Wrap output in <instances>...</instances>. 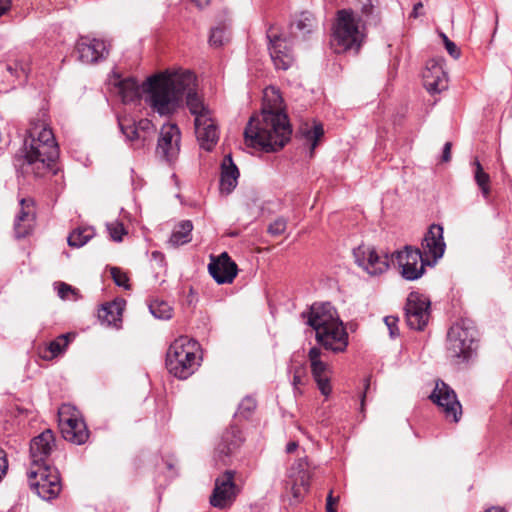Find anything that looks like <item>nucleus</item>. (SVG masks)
I'll list each match as a JSON object with an SVG mask.
<instances>
[{
    "label": "nucleus",
    "mask_w": 512,
    "mask_h": 512,
    "mask_svg": "<svg viewBox=\"0 0 512 512\" xmlns=\"http://www.w3.org/2000/svg\"><path fill=\"white\" fill-rule=\"evenodd\" d=\"M208 271L218 284H230L237 276L238 268L228 253L223 252L217 257H211Z\"/></svg>",
    "instance_id": "6ab92c4d"
},
{
    "label": "nucleus",
    "mask_w": 512,
    "mask_h": 512,
    "mask_svg": "<svg viewBox=\"0 0 512 512\" xmlns=\"http://www.w3.org/2000/svg\"><path fill=\"white\" fill-rule=\"evenodd\" d=\"M353 256L356 264L371 276L382 274L389 267L387 256H380L370 246H358L353 250Z\"/></svg>",
    "instance_id": "4468645a"
},
{
    "label": "nucleus",
    "mask_w": 512,
    "mask_h": 512,
    "mask_svg": "<svg viewBox=\"0 0 512 512\" xmlns=\"http://www.w3.org/2000/svg\"><path fill=\"white\" fill-rule=\"evenodd\" d=\"M8 459L6 452L0 448V482L4 479L8 472Z\"/></svg>",
    "instance_id": "c03bdc74"
},
{
    "label": "nucleus",
    "mask_w": 512,
    "mask_h": 512,
    "mask_svg": "<svg viewBox=\"0 0 512 512\" xmlns=\"http://www.w3.org/2000/svg\"><path fill=\"white\" fill-rule=\"evenodd\" d=\"M53 288L58 297L64 301H76L79 299V290L65 282H55Z\"/></svg>",
    "instance_id": "f704fd0d"
},
{
    "label": "nucleus",
    "mask_w": 512,
    "mask_h": 512,
    "mask_svg": "<svg viewBox=\"0 0 512 512\" xmlns=\"http://www.w3.org/2000/svg\"><path fill=\"white\" fill-rule=\"evenodd\" d=\"M365 397H366V391L363 393L362 395V399H361V408L363 409L364 407V400H365Z\"/></svg>",
    "instance_id": "e2e57ef3"
},
{
    "label": "nucleus",
    "mask_w": 512,
    "mask_h": 512,
    "mask_svg": "<svg viewBox=\"0 0 512 512\" xmlns=\"http://www.w3.org/2000/svg\"><path fill=\"white\" fill-rule=\"evenodd\" d=\"M126 302L123 299H115L102 305L98 317L102 320H121Z\"/></svg>",
    "instance_id": "7c9ffc66"
},
{
    "label": "nucleus",
    "mask_w": 512,
    "mask_h": 512,
    "mask_svg": "<svg viewBox=\"0 0 512 512\" xmlns=\"http://www.w3.org/2000/svg\"><path fill=\"white\" fill-rule=\"evenodd\" d=\"M10 6V0H0V17L9 10Z\"/></svg>",
    "instance_id": "3c124183"
},
{
    "label": "nucleus",
    "mask_w": 512,
    "mask_h": 512,
    "mask_svg": "<svg viewBox=\"0 0 512 512\" xmlns=\"http://www.w3.org/2000/svg\"><path fill=\"white\" fill-rule=\"evenodd\" d=\"M79 60L86 64L97 63L108 55V46L104 40L81 36L76 43Z\"/></svg>",
    "instance_id": "dca6fc26"
},
{
    "label": "nucleus",
    "mask_w": 512,
    "mask_h": 512,
    "mask_svg": "<svg viewBox=\"0 0 512 512\" xmlns=\"http://www.w3.org/2000/svg\"><path fill=\"white\" fill-rule=\"evenodd\" d=\"M302 317L307 320H340L336 308L328 301L314 302L302 312Z\"/></svg>",
    "instance_id": "a878e982"
},
{
    "label": "nucleus",
    "mask_w": 512,
    "mask_h": 512,
    "mask_svg": "<svg viewBox=\"0 0 512 512\" xmlns=\"http://www.w3.org/2000/svg\"><path fill=\"white\" fill-rule=\"evenodd\" d=\"M21 211L17 215L14 230L17 238H24L30 234L34 225L33 201L22 198L20 200Z\"/></svg>",
    "instance_id": "b1692460"
},
{
    "label": "nucleus",
    "mask_w": 512,
    "mask_h": 512,
    "mask_svg": "<svg viewBox=\"0 0 512 512\" xmlns=\"http://www.w3.org/2000/svg\"><path fill=\"white\" fill-rule=\"evenodd\" d=\"M383 320H385V321H388V320H398V317L397 316H385L383 318Z\"/></svg>",
    "instance_id": "052dcab7"
},
{
    "label": "nucleus",
    "mask_w": 512,
    "mask_h": 512,
    "mask_svg": "<svg viewBox=\"0 0 512 512\" xmlns=\"http://www.w3.org/2000/svg\"><path fill=\"white\" fill-rule=\"evenodd\" d=\"M308 358L312 376L317 383L318 389L324 396H329L332 391L330 385V370L329 366L321 360V350L317 347H312L309 350Z\"/></svg>",
    "instance_id": "412c9836"
},
{
    "label": "nucleus",
    "mask_w": 512,
    "mask_h": 512,
    "mask_svg": "<svg viewBox=\"0 0 512 512\" xmlns=\"http://www.w3.org/2000/svg\"><path fill=\"white\" fill-rule=\"evenodd\" d=\"M54 435L50 429L34 437L30 443L31 467L48 465V457L54 447Z\"/></svg>",
    "instance_id": "aec40b11"
},
{
    "label": "nucleus",
    "mask_w": 512,
    "mask_h": 512,
    "mask_svg": "<svg viewBox=\"0 0 512 512\" xmlns=\"http://www.w3.org/2000/svg\"><path fill=\"white\" fill-rule=\"evenodd\" d=\"M194 2L199 8L206 7L211 0H191Z\"/></svg>",
    "instance_id": "4d7b16f0"
},
{
    "label": "nucleus",
    "mask_w": 512,
    "mask_h": 512,
    "mask_svg": "<svg viewBox=\"0 0 512 512\" xmlns=\"http://www.w3.org/2000/svg\"><path fill=\"white\" fill-rule=\"evenodd\" d=\"M287 223L285 219L278 218L273 223H271L268 227V231L270 234L274 236L281 235L286 230Z\"/></svg>",
    "instance_id": "79ce46f5"
},
{
    "label": "nucleus",
    "mask_w": 512,
    "mask_h": 512,
    "mask_svg": "<svg viewBox=\"0 0 512 512\" xmlns=\"http://www.w3.org/2000/svg\"><path fill=\"white\" fill-rule=\"evenodd\" d=\"M282 103L278 89L273 86L264 89L262 112L250 119L244 131L248 145L269 152L283 148L289 141L292 130Z\"/></svg>",
    "instance_id": "f03ea898"
},
{
    "label": "nucleus",
    "mask_w": 512,
    "mask_h": 512,
    "mask_svg": "<svg viewBox=\"0 0 512 512\" xmlns=\"http://www.w3.org/2000/svg\"><path fill=\"white\" fill-rule=\"evenodd\" d=\"M298 486H301L304 490H306L309 486V475L306 471L300 473L299 477H297L294 481L293 490L294 495L298 496Z\"/></svg>",
    "instance_id": "37998d69"
},
{
    "label": "nucleus",
    "mask_w": 512,
    "mask_h": 512,
    "mask_svg": "<svg viewBox=\"0 0 512 512\" xmlns=\"http://www.w3.org/2000/svg\"><path fill=\"white\" fill-rule=\"evenodd\" d=\"M410 329L423 331L428 322H406Z\"/></svg>",
    "instance_id": "09e8293b"
},
{
    "label": "nucleus",
    "mask_w": 512,
    "mask_h": 512,
    "mask_svg": "<svg viewBox=\"0 0 512 512\" xmlns=\"http://www.w3.org/2000/svg\"><path fill=\"white\" fill-rule=\"evenodd\" d=\"M94 236V229L91 227H80L75 229L68 236V244L71 247L80 248Z\"/></svg>",
    "instance_id": "2f4dec72"
},
{
    "label": "nucleus",
    "mask_w": 512,
    "mask_h": 512,
    "mask_svg": "<svg viewBox=\"0 0 512 512\" xmlns=\"http://www.w3.org/2000/svg\"><path fill=\"white\" fill-rule=\"evenodd\" d=\"M58 155V145L50 127L43 121L31 122L23 150L16 155L14 165L23 173L42 175Z\"/></svg>",
    "instance_id": "7ed1b4c3"
},
{
    "label": "nucleus",
    "mask_w": 512,
    "mask_h": 512,
    "mask_svg": "<svg viewBox=\"0 0 512 512\" xmlns=\"http://www.w3.org/2000/svg\"><path fill=\"white\" fill-rule=\"evenodd\" d=\"M239 170L233 163L231 155H226L221 164L220 190L222 193H231L237 185Z\"/></svg>",
    "instance_id": "393cba45"
},
{
    "label": "nucleus",
    "mask_w": 512,
    "mask_h": 512,
    "mask_svg": "<svg viewBox=\"0 0 512 512\" xmlns=\"http://www.w3.org/2000/svg\"><path fill=\"white\" fill-rule=\"evenodd\" d=\"M327 512H337L334 506L326 507Z\"/></svg>",
    "instance_id": "0e129e2a"
},
{
    "label": "nucleus",
    "mask_w": 512,
    "mask_h": 512,
    "mask_svg": "<svg viewBox=\"0 0 512 512\" xmlns=\"http://www.w3.org/2000/svg\"><path fill=\"white\" fill-rule=\"evenodd\" d=\"M21 72L24 74L26 73L23 67H21Z\"/></svg>",
    "instance_id": "774afa93"
},
{
    "label": "nucleus",
    "mask_w": 512,
    "mask_h": 512,
    "mask_svg": "<svg viewBox=\"0 0 512 512\" xmlns=\"http://www.w3.org/2000/svg\"><path fill=\"white\" fill-rule=\"evenodd\" d=\"M306 381H307L306 368L303 365H298L296 367H293L292 385L294 387L295 393H299V394L302 393L300 387L305 385Z\"/></svg>",
    "instance_id": "4c0bfd02"
},
{
    "label": "nucleus",
    "mask_w": 512,
    "mask_h": 512,
    "mask_svg": "<svg viewBox=\"0 0 512 512\" xmlns=\"http://www.w3.org/2000/svg\"><path fill=\"white\" fill-rule=\"evenodd\" d=\"M422 77L424 86L430 93H439L447 87V76L442 60H428Z\"/></svg>",
    "instance_id": "5701e85b"
},
{
    "label": "nucleus",
    "mask_w": 512,
    "mask_h": 512,
    "mask_svg": "<svg viewBox=\"0 0 512 512\" xmlns=\"http://www.w3.org/2000/svg\"><path fill=\"white\" fill-rule=\"evenodd\" d=\"M74 338V333H66L58 336L49 342V344L40 352L41 358L50 361L61 356Z\"/></svg>",
    "instance_id": "cd10ccee"
},
{
    "label": "nucleus",
    "mask_w": 512,
    "mask_h": 512,
    "mask_svg": "<svg viewBox=\"0 0 512 512\" xmlns=\"http://www.w3.org/2000/svg\"><path fill=\"white\" fill-rule=\"evenodd\" d=\"M473 164L475 166V172H474L475 181H476L477 185L479 186V188L481 189L483 195L485 197H487L489 194V191H490V188H489L490 177L483 170V167L478 160H475Z\"/></svg>",
    "instance_id": "c9c22d12"
},
{
    "label": "nucleus",
    "mask_w": 512,
    "mask_h": 512,
    "mask_svg": "<svg viewBox=\"0 0 512 512\" xmlns=\"http://www.w3.org/2000/svg\"><path fill=\"white\" fill-rule=\"evenodd\" d=\"M121 132L134 148H141L150 144L155 127L148 119H141L137 123L126 117L118 118Z\"/></svg>",
    "instance_id": "9b49d317"
},
{
    "label": "nucleus",
    "mask_w": 512,
    "mask_h": 512,
    "mask_svg": "<svg viewBox=\"0 0 512 512\" xmlns=\"http://www.w3.org/2000/svg\"><path fill=\"white\" fill-rule=\"evenodd\" d=\"M268 39L270 41V56L275 67L283 70L288 69L294 61L290 40L278 35L272 29L268 31Z\"/></svg>",
    "instance_id": "2eb2a0df"
},
{
    "label": "nucleus",
    "mask_w": 512,
    "mask_h": 512,
    "mask_svg": "<svg viewBox=\"0 0 512 512\" xmlns=\"http://www.w3.org/2000/svg\"><path fill=\"white\" fill-rule=\"evenodd\" d=\"M193 224L189 220H185L177 224L168 240V245L171 247H178L191 241V232Z\"/></svg>",
    "instance_id": "c85d7f7f"
},
{
    "label": "nucleus",
    "mask_w": 512,
    "mask_h": 512,
    "mask_svg": "<svg viewBox=\"0 0 512 512\" xmlns=\"http://www.w3.org/2000/svg\"><path fill=\"white\" fill-rule=\"evenodd\" d=\"M447 52L455 59L459 58L460 50L457 48L454 42L446 43Z\"/></svg>",
    "instance_id": "49530a36"
},
{
    "label": "nucleus",
    "mask_w": 512,
    "mask_h": 512,
    "mask_svg": "<svg viewBox=\"0 0 512 512\" xmlns=\"http://www.w3.org/2000/svg\"><path fill=\"white\" fill-rule=\"evenodd\" d=\"M257 407L256 400L251 396H246L242 399L238 406L236 416L248 419Z\"/></svg>",
    "instance_id": "e433bc0d"
},
{
    "label": "nucleus",
    "mask_w": 512,
    "mask_h": 512,
    "mask_svg": "<svg viewBox=\"0 0 512 512\" xmlns=\"http://www.w3.org/2000/svg\"><path fill=\"white\" fill-rule=\"evenodd\" d=\"M149 77L142 85L133 77L121 78L120 74L113 72L109 77V85L111 91L118 95L123 103H131L140 98L141 91L145 93V102L149 95L147 89ZM148 106L149 104L146 103Z\"/></svg>",
    "instance_id": "f8f14e48"
},
{
    "label": "nucleus",
    "mask_w": 512,
    "mask_h": 512,
    "mask_svg": "<svg viewBox=\"0 0 512 512\" xmlns=\"http://www.w3.org/2000/svg\"><path fill=\"white\" fill-rule=\"evenodd\" d=\"M181 133L177 125L164 124L158 139L157 153L167 161L174 159L180 151Z\"/></svg>",
    "instance_id": "a211bd4d"
},
{
    "label": "nucleus",
    "mask_w": 512,
    "mask_h": 512,
    "mask_svg": "<svg viewBox=\"0 0 512 512\" xmlns=\"http://www.w3.org/2000/svg\"><path fill=\"white\" fill-rule=\"evenodd\" d=\"M7 70L11 73V74H17V69H13L11 66H7Z\"/></svg>",
    "instance_id": "680f3d73"
},
{
    "label": "nucleus",
    "mask_w": 512,
    "mask_h": 512,
    "mask_svg": "<svg viewBox=\"0 0 512 512\" xmlns=\"http://www.w3.org/2000/svg\"><path fill=\"white\" fill-rule=\"evenodd\" d=\"M30 488L42 499L56 498L61 491L58 471L49 465L30 467L27 472Z\"/></svg>",
    "instance_id": "6e6552de"
},
{
    "label": "nucleus",
    "mask_w": 512,
    "mask_h": 512,
    "mask_svg": "<svg viewBox=\"0 0 512 512\" xmlns=\"http://www.w3.org/2000/svg\"><path fill=\"white\" fill-rule=\"evenodd\" d=\"M445 247L443 227L434 224L423 238V252L417 248L406 246L403 250L393 254V259L403 278L413 281L424 274L426 264H435L443 256Z\"/></svg>",
    "instance_id": "20e7f679"
},
{
    "label": "nucleus",
    "mask_w": 512,
    "mask_h": 512,
    "mask_svg": "<svg viewBox=\"0 0 512 512\" xmlns=\"http://www.w3.org/2000/svg\"><path fill=\"white\" fill-rule=\"evenodd\" d=\"M451 159V143L446 142L443 147L442 160L448 162Z\"/></svg>",
    "instance_id": "de8ad7c7"
},
{
    "label": "nucleus",
    "mask_w": 512,
    "mask_h": 512,
    "mask_svg": "<svg viewBox=\"0 0 512 512\" xmlns=\"http://www.w3.org/2000/svg\"><path fill=\"white\" fill-rule=\"evenodd\" d=\"M196 77L189 70H166L151 76L147 89V103L161 116L175 113L184 96L190 113L194 116L195 134L201 148L211 151L219 139V131L211 110L196 93Z\"/></svg>",
    "instance_id": "f257e3e1"
},
{
    "label": "nucleus",
    "mask_w": 512,
    "mask_h": 512,
    "mask_svg": "<svg viewBox=\"0 0 512 512\" xmlns=\"http://www.w3.org/2000/svg\"><path fill=\"white\" fill-rule=\"evenodd\" d=\"M151 314L158 320H170L173 316L171 305L163 300H154L149 305Z\"/></svg>",
    "instance_id": "72a5a7b5"
},
{
    "label": "nucleus",
    "mask_w": 512,
    "mask_h": 512,
    "mask_svg": "<svg viewBox=\"0 0 512 512\" xmlns=\"http://www.w3.org/2000/svg\"><path fill=\"white\" fill-rule=\"evenodd\" d=\"M441 37H442L445 45H446V43L452 42L451 40H449V38L444 33H441Z\"/></svg>",
    "instance_id": "bf43d9fd"
},
{
    "label": "nucleus",
    "mask_w": 512,
    "mask_h": 512,
    "mask_svg": "<svg viewBox=\"0 0 512 512\" xmlns=\"http://www.w3.org/2000/svg\"><path fill=\"white\" fill-rule=\"evenodd\" d=\"M430 300L419 293H410L406 303V315L424 319L429 317Z\"/></svg>",
    "instance_id": "bb28decb"
},
{
    "label": "nucleus",
    "mask_w": 512,
    "mask_h": 512,
    "mask_svg": "<svg viewBox=\"0 0 512 512\" xmlns=\"http://www.w3.org/2000/svg\"><path fill=\"white\" fill-rule=\"evenodd\" d=\"M111 276L116 285L124 287L125 289L129 288V278L127 274L123 272L121 269L116 267L111 268Z\"/></svg>",
    "instance_id": "a19ab883"
},
{
    "label": "nucleus",
    "mask_w": 512,
    "mask_h": 512,
    "mask_svg": "<svg viewBox=\"0 0 512 512\" xmlns=\"http://www.w3.org/2000/svg\"><path fill=\"white\" fill-rule=\"evenodd\" d=\"M422 8H423V4H422L421 2L416 3V4L414 5V7H413V11H412V13H411V16H412V17H414V18H417V17H418V15H419V11H420V9H422Z\"/></svg>",
    "instance_id": "864d4df0"
},
{
    "label": "nucleus",
    "mask_w": 512,
    "mask_h": 512,
    "mask_svg": "<svg viewBox=\"0 0 512 512\" xmlns=\"http://www.w3.org/2000/svg\"><path fill=\"white\" fill-rule=\"evenodd\" d=\"M298 447V443L295 441H291L286 446V452L287 453H293Z\"/></svg>",
    "instance_id": "5fc2aeb1"
},
{
    "label": "nucleus",
    "mask_w": 512,
    "mask_h": 512,
    "mask_svg": "<svg viewBox=\"0 0 512 512\" xmlns=\"http://www.w3.org/2000/svg\"><path fill=\"white\" fill-rule=\"evenodd\" d=\"M337 501H338V498H334L332 496V491H330V493L327 496L326 507L334 506L337 503Z\"/></svg>",
    "instance_id": "603ef678"
},
{
    "label": "nucleus",
    "mask_w": 512,
    "mask_h": 512,
    "mask_svg": "<svg viewBox=\"0 0 512 512\" xmlns=\"http://www.w3.org/2000/svg\"><path fill=\"white\" fill-rule=\"evenodd\" d=\"M467 322H455L447 332V350L457 365L468 363L476 355L478 332ZM471 324L472 322H468Z\"/></svg>",
    "instance_id": "0eeeda50"
},
{
    "label": "nucleus",
    "mask_w": 512,
    "mask_h": 512,
    "mask_svg": "<svg viewBox=\"0 0 512 512\" xmlns=\"http://www.w3.org/2000/svg\"><path fill=\"white\" fill-rule=\"evenodd\" d=\"M227 40V32L224 28L216 27L211 30L209 43L212 46L219 47Z\"/></svg>",
    "instance_id": "ea45409f"
},
{
    "label": "nucleus",
    "mask_w": 512,
    "mask_h": 512,
    "mask_svg": "<svg viewBox=\"0 0 512 512\" xmlns=\"http://www.w3.org/2000/svg\"><path fill=\"white\" fill-rule=\"evenodd\" d=\"M242 442L241 430L235 425L230 426L222 433L220 441L215 448L216 459L224 465L229 464L231 457L240 448Z\"/></svg>",
    "instance_id": "f3484780"
},
{
    "label": "nucleus",
    "mask_w": 512,
    "mask_h": 512,
    "mask_svg": "<svg viewBox=\"0 0 512 512\" xmlns=\"http://www.w3.org/2000/svg\"><path fill=\"white\" fill-rule=\"evenodd\" d=\"M486 512H505L503 509H491Z\"/></svg>",
    "instance_id": "69168bd1"
},
{
    "label": "nucleus",
    "mask_w": 512,
    "mask_h": 512,
    "mask_svg": "<svg viewBox=\"0 0 512 512\" xmlns=\"http://www.w3.org/2000/svg\"><path fill=\"white\" fill-rule=\"evenodd\" d=\"M64 409L65 407L60 411V428L63 438L78 445L85 443L89 433L84 421L75 415L64 417Z\"/></svg>",
    "instance_id": "4be33fe9"
},
{
    "label": "nucleus",
    "mask_w": 512,
    "mask_h": 512,
    "mask_svg": "<svg viewBox=\"0 0 512 512\" xmlns=\"http://www.w3.org/2000/svg\"><path fill=\"white\" fill-rule=\"evenodd\" d=\"M391 339H395L399 336V327L397 322H385Z\"/></svg>",
    "instance_id": "a18cd8bd"
},
{
    "label": "nucleus",
    "mask_w": 512,
    "mask_h": 512,
    "mask_svg": "<svg viewBox=\"0 0 512 512\" xmlns=\"http://www.w3.org/2000/svg\"><path fill=\"white\" fill-rule=\"evenodd\" d=\"M368 388H369V380H366L365 390L367 391Z\"/></svg>",
    "instance_id": "338daca9"
},
{
    "label": "nucleus",
    "mask_w": 512,
    "mask_h": 512,
    "mask_svg": "<svg viewBox=\"0 0 512 512\" xmlns=\"http://www.w3.org/2000/svg\"><path fill=\"white\" fill-rule=\"evenodd\" d=\"M106 227L111 239L117 242L122 241L123 235L127 233L123 223L117 220L107 223Z\"/></svg>",
    "instance_id": "58836bf2"
},
{
    "label": "nucleus",
    "mask_w": 512,
    "mask_h": 512,
    "mask_svg": "<svg viewBox=\"0 0 512 512\" xmlns=\"http://www.w3.org/2000/svg\"><path fill=\"white\" fill-rule=\"evenodd\" d=\"M101 324H105L108 328H113V329H116V330L121 328V322L109 321V322H101Z\"/></svg>",
    "instance_id": "6e6d98bb"
},
{
    "label": "nucleus",
    "mask_w": 512,
    "mask_h": 512,
    "mask_svg": "<svg viewBox=\"0 0 512 512\" xmlns=\"http://www.w3.org/2000/svg\"><path fill=\"white\" fill-rule=\"evenodd\" d=\"M239 487L235 484V471L227 470L216 478L210 503L217 508H225L233 503Z\"/></svg>",
    "instance_id": "ddd939ff"
},
{
    "label": "nucleus",
    "mask_w": 512,
    "mask_h": 512,
    "mask_svg": "<svg viewBox=\"0 0 512 512\" xmlns=\"http://www.w3.org/2000/svg\"><path fill=\"white\" fill-rule=\"evenodd\" d=\"M446 420L457 423L462 416V406L455 391L442 380H437L435 388L429 396Z\"/></svg>",
    "instance_id": "9d476101"
},
{
    "label": "nucleus",
    "mask_w": 512,
    "mask_h": 512,
    "mask_svg": "<svg viewBox=\"0 0 512 512\" xmlns=\"http://www.w3.org/2000/svg\"><path fill=\"white\" fill-rule=\"evenodd\" d=\"M300 131L305 139L311 142V152H313L318 144V141L324 134L323 125L318 122H313L311 126L305 124V126L301 127Z\"/></svg>",
    "instance_id": "473e14b6"
},
{
    "label": "nucleus",
    "mask_w": 512,
    "mask_h": 512,
    "mask_svg": "<svg viewBox=\"0 0 512 512\" xmlns=\"http://www.w3.org/2000/svg\"><path fill=\"white\" fill-rule=\"evenodd\" d=\"M201 346L193 338L180 336L170 345L166 353V368L179 379H187L200 366Z\"/></svg>",
    "instance_id": "423d86ee"
},
{
    "label": "nucleus",
    "mask_w": 512,
    "mask_h": 512,
    "mask_svg": "<svg viewBox=\"0 0 512 512\" xmlns=\"http://www.w3.org/2000/svg\"><path fill=\"white\" fill-rule=\"evenodd\" d=\"M365 38V25L352 10L343 9L337 12L331 35V46L336 53H357Z\"/></svg>",
    "instance_id": "39448f33"
},
{
    "label": "nucleus",
    "mask_w": 512,
    "mask_h": 512,
    "mask_svg": "<svg viewBox=\"0 0 512 512\" xmlns=\"http://www.w3.org/2000/svg\"><path fill=\"white\" fill-rule=\"evenodd\" d=\"M359 2L362 4V12L364 14L371 13L372 10V2L371 0H359Z\"/></svg>",
    "instance_id": "8fccbe9b"
},
{
    "label": "nucleus",
    "mask_w": 512,
    "mask_h": 512,
    "mask_svg": "<svg viewBox=\"0 0 512 512\" xmlns=\"http://www.w3.org/2000/svg\"><path fill=\"white\" fill-rule=\"evenodd\" d=\"M316 28V20L309 12H302L291 24L295 36L305 37Z\"/></svg>",
    "instance_id": "c756f323"
},
{
    "label": "nucleus",
    "mask_w": 512,
    "mask_h": 512,
    "mask_svg": "<svg viewBox=\"0 0 512 512\" xmlns=\"http://www.w3.org/2000/svg\"><path fill=\"white\" fill-rule=\"evenodd\" d=\"M316 333V339L325 349L342 352L348 345V334L343 322H307Z\"/></svg>",
    "instance_id": "1a4fd4ad"
},
{
    "label": "nucleus",
    "mask_w": 512,
    "mask_h": 512,
    "mask_svg": "<svg viewBox=\"0 0 512 512\" xmlns=\"http://www.w3.org/2000/svg\"><path fill=\"white\" fill-rule=\"evenodd\" d=\"M441 37H442L445 45H446V43L452 42L451 40H449V38L444 33H441Z\"/></svg>",
    "instance_id": "13d9d810"
}]
</instances>
